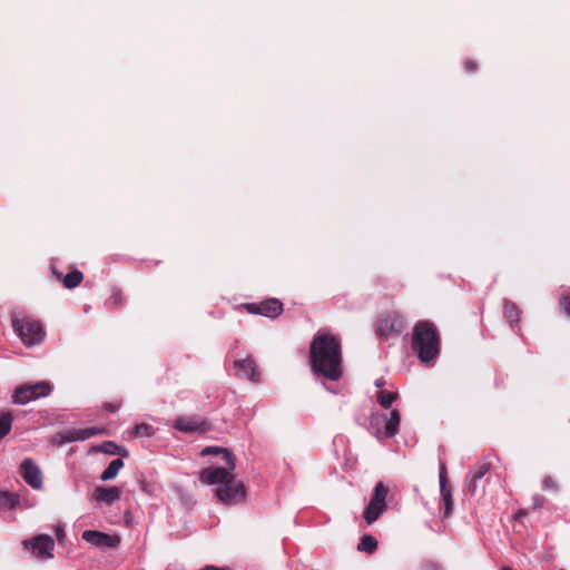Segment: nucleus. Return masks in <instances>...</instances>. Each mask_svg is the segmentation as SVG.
Masks as SVG:
<instances>
[{"instance_id":"36","label":"nucleus","mask_w":570,"mask_h":570,"mask_svg":"<svg viewBox=\"0 0 570 570\" xmlns=\"http://www.w3.org/2000/svg\"><path fill=\"white\" fill-rule=\"evenodd\" d=\"M106 409L108 411H111V412H116L118 410V406L117 405H114V404H107L106 405Z\"/></svg>"},{"instance_id":"26","label":"nucleus","mask_w":570,"mask_h":570,"mask_svg":"<svg viewBox=\"0 0 570 570\" xmlns=\"http://www.w3.org/2000/svg\"><path fill=\"white\" fill-rule=\"evenodd\" d=\"M82 281V273L80 271H72L68 273L63 278V285L67 288H75L77 287Z\"/></svg>"},{"instance_id":"15","label":"nucleus","mask_w":570,"mask_h":570,"mask_svg":"<svg viewBox=\"0 0 570 570\" xmlns=\"http://www.w3.org/2000/svg\"><path fill=\"white\" fill-rule=\"evenodd\" d=\"M489 463H480L470 470L465 480V488L470 493H475L478 481L481 480L489 472Z\"/></svg>"},{"instance_id":"6","label":"nucleus","mask_w":570,"mask_h":570,"mask_svg":"<svg viewBox=\"0 0 570 570\" xmlns=\"http://www.w3.org/2000/svg\"><path fill=\"white\" fill-rule=\"evenodd\" d=\"M24 550L40 560L52 559L55 550V540L48 534H38L22 541Z\"/></svg>"},{"instance_id":"17","label":"nucleus","mask_w":570,"mask_h":570,"mask_svg":"<svg viewBox=\"0 0 570 570\" xmlns=\"http://www.w3.org/2000/svg\"><path fill=\"white\" fill-rule=\"evenodd\" d=\"M222 453L223 454V458L226 462V465L229 466L230 470H235L236 468V464H235V458L234 455L232 454L230 451H228L227 449H224V448H220V446H207L205 449L202 450V455H209V454H219Z\"/></svg>"},{"instance_id":"4","label":"nucleus","mask_w":570,"mask_h":570,"mask_svg":"<svg viewBox=\"0 0 570 570\" xmlns=\"http://www.w3.org/2000/svg\"><path fill=\"white\" fill-rule=\"evenodd\" d=\"M11 324L21 342L29 347L40 344L45 340L46 332L42 324L32 316L26 315L20 317L18 314L12 313Z\"/></svg>"},{"instance_id":"11","label":"nucleus","mask_w":570,"mask_h":570,"mask_svg":"<svg viewBox=\"0 0 570 570\" xmlns=\"http://www.w3.org/2000/svg\"><path fill=\"white\" fill-rule=\"evenodd\" d=\"M174 428L184 433H205L209 425L199 416H179L175 420Z\"/></svg>"},{"instance_id":"12","label":"nucleus","mask_w":570,"mask_h":570,"mask_svg":"<svg viewBox=\"0 0 570 570\" xmlns=\"http://www.w3.org/2000/svg\"><path fill=\"white\" fill-rule=\"evenodd\" d=\"M82 539L94 547L116 548L120 539L118 535H110L100 531L86 530L82 532Z\"/></svg>"},{"instance_id":"3","label":"nucleus","mask_w":570,"mask_h":570,"mask_svg":"<svg viewBox=\"0 0 570 570\" xmlns=\"http://www.w3.org/2000/svg\"><path fill=\"white\" fill-rule=\"evenodd\" d=\"M412 348L423 364H431L440 353V337L433 323L420 321L413 327Z\"/></svg>"},{"instance_id":"32","label":"nucleus","mask_w":570,"mask_h":570,"mask_svg":"<svg viewBox=\"0 0 570 570\" xmlns=\"http://www.w3.org/2000/svg\"><path fill=\"white\" fill-rule=\"evenodd\" d=\"M110 301L116 305L118 306L120 303H121V294L120 292H115L111 296H110Z\"/></svg>"},{"instance_id":"1","label":"nucleus","mask_w":570,"mask_h":570,"mask_svg":"<svg viewBox=\"0 0 570 570\" xmlns=\"http://www.w3.org/2000/svg\"><path fill=\"white\" fill-rule=\"evenodd\" d=\"M311 366L314 373L337 381L342 376L341 343L332 334L318 332L311 343Z\"/></svg>"},{"instance_id":"29","label":"nucleus","mask_w":570,"mask_h":570,"mask_svg":"<svg viewBox=\"0 0 570 570\" xmlns=\"http://www.w3.org/2000/svg\"><path fill=\"white\" fill-rule=\"evenodd\" d=\"M139 488L142 492H146L147 494H154L156 491L155 485L145 479L139 480Z\"/></svg>"},{"instance_id":"21","label":"nucleus","mask_w":570,"mask_h":570,"mask_svg":"<svg viewBox=\"0 0 570 570\" xmlns=\"http://www.w3.org/2000/svg\"><path fill=\"white\" fill-rule=\"evenodd\" d=\"M377 549V540L370 534L363 535L357 544L361 552L373 553Z\"/></svg>"},{"instance_id":"10","label":"nucleus","mask_w":570,"mask_h":570,"mask_svg":"<svg viewBox=\"0 0 570 570\" xmlns=\"http://www.w3.org/2000/svg\"><path fill=\"white\" fill-rule=\"evenodd\" d=\"M234 367L238 377H245L254 383H257L261 379L258 366L250 356L236 360Z\"/></svg>"},{"instance_id":"34","label":"nucleus","mask_w":570,"mask_h":570,"mask_svg":"<svg viewBox=\"0 0 570 570\" xmlns=\"http://www.w3.org/2000/svg\"><path fill=\"white\" fill-rule=\"evenodd\" d=\"M475 67H476V66H475L474 61L469 60V61H466V63H465V68H466V70H468V71H474V70H475Z\"/></svg>"},{"instance_id":"28","label":"nucleus","mask_w":570,"mask_h":570,"mask_svg":"<svg viewBox=\"0 0 570 570\" xmlns=\"http://www.w3.org/2000/svg\"><path fill=\"white\" fill-rule=\"evenodd\" d=\"M154 434V429L151 425L147 424V423H140V424H137L135 428H134V435L135 436H151Z\"/></svg>"},{"instance_id":"19","label":"nucleus","mask_w":570,"mask_h":570,"mask_svg":"<svg viewBox=\"0 0 570 570\" xmlns=\"http://www.w3.org/2000/svg\"><path fill=\"white\" fill-rule=\"evenodd\" d=\"M401 421V413L399 410L394 409L390 413V417L385 423V435L387 438H393L399 432V425Z\"/></svg>"},{"instance_id":"35","label":"nucleus","mask_w":570,"mask_h":570,"mask_svg":"<svg viewBox=\"0 0 570 570\" xmlns=\"http://www.w3.org/2000/svg\"><path fill=\"white\" fill-rule=\"evenodd\" d=\"M385 385V380L383 377H380L375 381V386L376 387H382Z\"/></svg>"},{"instance_id":"37","label":"nucleus","mask_w":570,"mask_h":570,"mask_svg":"<svg viewBox=\"0 0 570 570\" xmlns=\"http://www.w3.org/2000/svg\"><path fill=\"white\" fill-rule=\"evenodd\" d=\"M203 570H228L227 568H218V567H214V566H208L206 568H204Z\"/></svg>"},{"instance_id":"24","label":"nucleus","mask_w":570,"mask_h":570,"mask_svg":"<svg viewBox=\"0 0 570 570\" xmlns=\"http://www.w3.org/2000/svg\"><path fill=\"white\" fill-rule=\"evenodd\" d=\"M396 392L379 391L376 394L377 403L384 409H390L393 402L396 400Z\"/></svg>"},{"instance_id":"23","label":"nucleus","mask_w":570,"mask_h":570,"mask_svg":"<svg viewBox=\"0 0 570 570\" xmlns=\"http://www.w3.org/2000/svg\"><path fill=\"white\" fill-rule=\"evenodd\" d=\"M12 422L13 416L11 412L0 413V441L11 431Z\"/></svg>"},{"instance_id":"38","label":"nucleus","mask_w":570,"mask_h":570,"mask_svg":"<svg viewBox=\"0 0 570 570\" xmlns=\"http://www.w3.org/2000/svg\"><path fill=\"white\" fill-rule=\"evenodd\" d=\"M501 570H512V569L509 567H505V568H502Z\"/></svg>"},{"instance_id":"25","label":"nucleus","mask_w":570,"mask_h":570,"mask_svg":"<svg viewBox=\"0 0 570 570\" xmlns=\"http://www.w3.org/2000/svg\"><path fill=\"white\" fill-rule=\"evenodd\" d=\"M19 499L16 494L0 491V508L13 509L18 505Z\"/></svg>"},{"instance_id":"18","label":"nucleus","mask_w":570,"mask_h":570,"mask_svg":"<svg viewBox=\"0 0 570 570\" xmlns=\"http://www.w3.org/2000/svg\"><path fill=\"white\" fill-rule=\"evenodd\" d=\"M104 430L100 428H88V429H81V430H75L69 433V435L66 438L67 441H78V440H87L91 436L102 434Z\"/></svg>"},{"instance_id":"20","label":"nucleus","mask_w":570,"mask_h":570,"mask_svg":"<svg viewBox=\"0 0 570 570\" xmlns=\"http://www.w3.org/2000/svg\"><path fill=\"white\" fill-rule=\"evenodd\" d=\"M124 466L122 459L118 458L112 460L109 465L104 470V472L100 474L101 481H109L117 476L120 469Z\"/></svg>"},{"instance_id":"31","label":"nucleus","mask_w":570,"mask_h":570,"mask_svg":"<svg viewBox=\"0 0 570 570\" xmlns=\"http://www.w3.org/2000/svg\"><path fill=\"white\" fill-rule=\"evenodd\" d=\"M55 532L58 541H63L66 539L63 524L59 523L55 527Z\"/></svg>"},{"instance_id":"13","label":"nucleus","mask_w":570,"mask_h":570,"mask_svg":"<svg viewBox=\"0 0 570 570\" xmlns=\"http://www.w3.org/2000/svg\"><path fill=\"white\" fill-rule=\"evenodd\" d=\"M248 311L250 313L261 314V315L273 318V317L278 316L282 313L283 304L276 298H271V299H267V301L261 303L259 305H257V304L249 305Z\"/></svg>"},{"instance_id":"30","label":"nucleus","mask_w":570,"mask_h":570,"mask_svg":"<svg viewBox=\"0 0 570 570\" xmlns=\"http://www.w3.org/2000/svg\"><path fill=\"white\" fill-rule=\"evenodd\" d=\"M542 489L546 490V491L550 490V491L557 492L558 491V485H557L556 481L551 476H547L543 480Z\"/></svg>"},{"instance_id":"8","label":"nucleus","mask_w":570,"mask_h":570,"mask_svg":"<svg viewBox=\"0 0 570 570\" xmlns=\"http://www.w3.org/2000/svg\"><path fill=\"white\" fill-rule=\"evenodd\" d=\"M405 328L404 320L396 314H389L377 321L376 332L380 337L399 335Z\"/></svg>"},{"instance_id":"9","label":"nucleus","mask_w":570,"mask_h":570,"mask_svg":"<svg viewBox=\"0 0 570 570\" xmlns=\"http://www.w3.org/2000/svg\"><path fill=\"white\" fill-rule=\"evenodd\" d=\"M20 474L32 489L40 490L42 488L43 479L41 470L32 459L28 458L21 462Z\"/></svg>"},{"instance_id":"16","label":"nucleus","mask_w":570,"mask_h":570,"mask_svg":"<svg viewBox=\"0 0 570 570\" xmlns=\"http://www.w3.org/2000/svg\"><path fill=\"white\" fill-rule=\"evenodd\" d=\"M121 497V490L117 487H98L95 490L94 498L96 501L104 502L107 505L118 501Z\"/></svg>"},{"instance_id":"22","label":"nucleus","mask_w":570,"mask_h":570,"mask_svg":"<svg viewBox=\"0 0 570 570\" xmlns=\"http://www.w3.org/2000/svg\"><path fill=\"white\" fill-rule=\"evenodd\" d=\"M99 451H101L106 454H109V455H115V454H119L121 456L128 455V452L125 448L117 445L112 441L102 442L99 446Z\"/></svg>"},{"instance_id":"14","label":"nucleus","mask_w":570,"mask_h":570,"mask_svg":"<svg viewBox=\"0 0 570 570\" xmlns=\"http://www.w3.org/2000/svg\"><path fill=\"white\" fill-rule=\"evenodd\" d=\"M439 481H440V493L442 501L444 503V517H450L453 508L452 501V491L446 484V466L444 463H440L439 471Z\"/></svg>"},{"instance_id":"33","label":"nucleus","mask_w":570,"mask_h":570,"mask_svg":"<svg viewBox=\"0 0 570 570\" xmlns=\"http://www.w3.org/2000/svg\"><path fill=\"white\" fill-rule=\"evenodd\" d=\"M562 307L564 312L570 316V296L563 298Z\"/></svg>"},{"instance_id":"7","label":"nucleus","mask_w":570,"mask_h":570,"mask_svg":"<svg viewBox=\"0 0 570 570\" xmlns=\"http://www.w3.org/2000/svg\"><path fill=\"white\" fill-rule=\"evenodd\" d=\"M387 489L382 483L379 482L373 491V495L367 504V507L364 510V519L367 522V524H372L375 522L380 515L386 510V497H387Z\"/></svg>"},{"instance_id":"27","label":"nucleus","mask_w":570,"mask_h":570,"mask_svg":"<svg viewBox=\"0 0 570 570\" xmlns=\"http://www.w3.org/2000/svg\"><path fill=\"white\" fill-rule=\"evenodd\" d=\"M519 314L520 311L518 306L509 301H505L504 303V315L508 318L510 323L518 322L519 321Z\"/></svg>"},{"instance_id":"2","label":"nucleus","mask_w":570,"mask_h":570,"mask_svg":"<svg viewBox=\"0 0 570 570\" xmlns=\"http://www.w3.org/2000/svg\"><path fill=\"white\" fill-rule=\"evenodd\" d=\"M234 470L229 466H209L200 471L199 481L203 484L214 485L217 499L224 504H236L242 502L246 497L244 483L235 479Z\"/></svg>"},{"instance_id":"5","label":"nucleus","mask_w":570,"mask_h":570,"mask_svg":"<svg viewBox=\"0 0 570 570\" xmlns=\"http://www.w3.org/2000/svg\"><path fill=\"white\" fill-rule=\"evenodd\" d=\"M51 391L52 385L49 382L23 384L14 390L12 403L17 405H26L31 401L48 396Z\"/></svg>"}]
</instances>
